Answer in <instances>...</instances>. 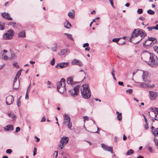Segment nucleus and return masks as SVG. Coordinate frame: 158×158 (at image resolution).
<instances>
[{
    "label": "nucleus",
    "mask_w": 158,
    "mask_h": 158,
    "mask_svg": "<svg viewBox=\"0 0 158 158\" xmlns=\"http://www.w3.org/2000/svg\"><path fill=\"white\" fill-rule=\"evenodd\" d=\"M14 101V97L12 95H10L6 98V103L7 105H10L13 104Z\"/></svg>",
    "instance_id": "6e6552de"
},
{
    "label": "nucleus",
    "mask_w": 158,
    "mask_h": 158,
    "mask_svg": "<svg viewBox=\"0 0 158 158\" xmlns=\"http://www.w3.org/2000/svg\"><path fill=\"white\" fill-rule=\"evenodd\" d=\"M115 72V70L113 68L112 69V76H115L114 73Z\"/></svg>",
    "instance_id": "13d9d810"
},
{
    "label": "nucleus",
    "mask_w": 158,
    "mask_h": 158,
    "mask_svg": "<svg viewBox=\"0 0 158 158\" xmlns=\"http://www.w3.org/2000/svg\"><path fill=\"white\" fill-rule=\"evenodd\" d=\"M68 51V49H61L59 54L60 55H63L66 53Z\"/></svg>",
    "instance_id": "393cba45"
},
{
    "label": "nucleus",
    "mask_w": 158,
    "mask_h": 158,
    "mask_svg": "<svg viewBox=\"0 0 158 158\" xmlns=\"http://www.w3.org/2000/svg\"><path fill=\"white\" fill-rule=\"evenodd\" d=\"M61 86H65V81L64 78H62L60 81L57 83V90L59 91V89L61 88Z\"/></svg>",
    "instance_id": "0eeeda50"
},
{
    "label": "nucleus",
    "mask_w": 158,
    "mask_h": 158,
    "mask_svg": "<svg viewBox=\"0 0 158 158\" xmlns=\"http://www.w3.org/2000/svg\"><path fill=\"white\" fill-rule=\"evenodd\" d=\"M66 120H67L68 121V128L71 129V128L72 127V123L70 122V118L67 114H64V120L63 123L64 124H66Z\"/></svg>",
    "instance_id": "39448f33"
},
{
    "label": "nucleus",
    "mask_w": 158,
    "mask_h": 158,
    "mask_svg": "<svg viewBox=\"0 0 158 158\" xmlns=\"http://www.w3.org/2000/svg\"><path fill=\"white\" fill-rule=\"evenodd\" d=\"M116 114L117 115V118L119 121H121L122 119V114L121 113H119L118 111H117L116 112Z\"/></svg>",
    "instance_id": "b1692460"
},
{
    "label": "nucleus",
    "mask_w": 158,
    "mask_h": 158,
    "mask_svg": "<svg viewBox=\"0 0 158 158\" xmlns=\"http://www.w3.org/2000/svg\"><path fill=\"white\" fill-rule=\"evenodd\" d=\"M14 34L13 30L12 29H10L3 35V37L6 40H10L13 38Z\"/></svg>",
    "instance_id": "20e7f679"
},
{
    "label": "nucleus",
    "mask_w": 158,
    "mask_h": 158,
    "mask_svg": "<svg viewBox=\"0 0 158 158\" xmlns=\"http://www.w3.org/2000/svg\"><path fill=\"white\" fill-rule=\"evenodd\" d=\"M64 35L66 36L69 39L73 41L74 40L72 37V35L71 34H69L67 33H64Z\"/></svg>",
    "instance_id": "cd10ccee"
},
{
    "label": "nucleus",
    "mask_w": 158,
    "mask_h": 158,
    "mask_svg": "<svg viewBox=\"0 0 158 158\" xmlns=\"http://www.w3.org/2000/svg\"><path fill=\"white\" fill-rule=\"evenodd\" d=\"M55 63V60L54 58H53L52 60L50 61V64L52 66H53L54 65Z\"/></svg>",
    "instance_id": "a19ab883"
},
{
    "label": "nucleus",
    "mask_w": 158,
    "mask_h": 158,
    "mask_svg": "<svg viewBox=\"0 0 158 158\" xmlns=\"http://www.w3.org/2000/svg\"><path fill=\"white\" fill-rule=\"evenodd\" d=\"M15 55L14 53L13 52H11V57L10 58L11 59H14L15 58Z\"/></svg>",
    "instance_id": "09e8293b"
},
{
    "label": "nucleus",
    "mask_w": 158,
    "mask_h": 158,
    "mask_svg": "<svg viewBox=\"0 0 158 158\" xmlns=\"http://www.w3.org/2000/svg\"><path fill=\"white\" fill-rule=\"evenodd\" d=\"M145 85L147 87L152 88L155 87L154 84L152 85L149 84V83H145Z\"/></svg>",
    "instance_id": "7c9ffc66"
},
{
    "label": "nucleus",
    "mask_w": 158,
    "mask_h": 158,
    "mask_svg": "<svg viewBox=\"0 0 158 158\" xmlns=\"http://www.w3.org/2000/svg\"><path fill=\"white\" fill-rule=\"evenodd\" d=\"M81 92L82 96L85 98H89L91 96L90 90L87 84H84L82 86Z\"/></svg>",
    "instance_id": "f03ea898"
},
{
    "label": "nucleus",
    "mask_w": 158,
    "mask_h": 158,
    "mask_svg": "<svg viewBox=\"0 0 158 158\" xmlns=\"http://www.w3.org/2000/svg\"><path fill=\"white\" fill-rule=\"evenodd\" d=\"M80 86L77 85L75 86L73 88V89L69 90V92L72 96L73 95H77L78 94V92L80 88Z\"/></svg>",
    "instance_id": "423d86ee"
},
{
    "label": "nucleus",
    "mask_w": 158,
    "mask_h": 158,
    "mask_svg": "<svg viewBox=\"0 0 158 158\" xmlns=\"http://www.w3.org/2000/svg\"><path fill=\"white\" fill-rule=\"evenodd\" d=\"M56 47H54L53 48H52V49L53 51L56 52Z\"/></svg>",
    "instance_id": "680f3d73"
},
{
    "label": "nucleus",
    "mask_w": 158,
    "mask_h": 158,
    "mask_svg": "<svg viewBox=\"0 0 158 158\" xmlns=\"http://www.w3.org/2000/svg\"><path fill=\"white\" fill-rule=\"evenodd\" d=\"M153 48L155 51L158 54V46H154Z\"/></svg>",
    "instance_id": "a18cd8bd"
},
{
    "label": "nucleus",
    "mask_w": 158,
    "mask_h": 158,
    "mask_svg": "<svg viewBox=\"0 0 158 158\" xmlns=\"http://www.w3.org/2000/svg\"><path fill=\"white\" fill-rule=\"evenodd\" d=\"M69 64L68 62H62L58 64L59 65V67H60L61 68H63L68 66Z\"/></svg>",
    "instance_id": "a211bd4d"
},
{
    "label": "nucleus",
    "mask_w": 158,
    "mask_h": 158,
    "mask_svg": "<svg viewBox=\"0 0 158 158\" xmlns=\"http://www.w3.org/2000/svg\"><path fill=\"white\" fill-rule=\"evenodd\" d=\"M17 66H18V64L17 63H13V66L14 67H17Z\"/></svg>",
    "instance_id": "69168bd1"
},
{
    "label": "nucleus",
    "mask_w": 158,
    "mask_h": 158,
    "mask_svg": "<svg viewBox=\"0 0 158 158\" xmlns=\"http://www.w3.org/2000/svg\"><path fill=\"white\" fill-rule=\"evenodd\" d=\"M118 84L119 85H123L124 86L123 83V82L122 81H119L118 83Z\"/></svg>",
    "instance_id": "052dcab7"
},
{
    "label": "nucleus",
    "mask_w": 158,
    "mask_h": 158,
    "mask_svg": "<svg viewBox=\"0 0 158 158\" xmlns=\"http://www.w3.org/2000/svg\"><path fill=\"white\" fill-rule=\"evenodd\" d=\"M18 36L19 37L24 38L26 37L25 32V31H20L18 34Z\"/></svg>",
    "instance_id": "6ab92c4d"
},
{
    "label": "nucleus",
    "mask_w": 158,
    "mask_h": 158,
    "mask_svg": "<svg viewBox=\"0 0 158 158\" xmlns=\"http://www.w3.org/2000/svg\"><path fill=\"white\" fill-rule=\"evenodd\" d=\"M68 16L71 19H73L75 18V11L73 10H72L68 13Z\"/></svg>",
    "instance_id": "2eb2a0df"
},
{
    "label": "nucleus",
    "mask_w": 158,
    "mask_h": 158,
    "mask_svg": "<svg viewBox=\"0 0 158 158\" xmlns=\"http://www.w3.org/2000/svg\"><path fill=\"white\" fill-rule=\"evenodd\" d=\"M147 13L149 15H153L155 14V12L151 10H147Z\"/></svg>",
    "instance_id": "473e14b6"
},
{
    "label": "nucleus",
    "mask_w": 158,
    "mask_h": 158,
    "mask_svg": "<svg viewBox=\"0 0 158 158\" xmlns=\"http://www.w3.org/2000/svg\"><path fill=\"white\" fill-rule=\"evenodd\" d=\"M150 109L151 110L152 112H153L155 114H158V108L156 107H151Z\"/></svg>",
    "instance_id": "5701e85b"
},
{
    "label": "nucleus",
    "mask_w": 158,
    "mask_h": 158,
    "mask_svg": "<svg viewBox=\"0 0 158 158\" xmlns=\"http://www.w3.org/2000/svg\"><path fill=\"white\" fill-rule=\"evenodd\" d=\"M72 65H77L79 66H81L83 65L82 63L79 60L74 59L71 62Z\"/></svg>",
    "instance_id": "9b49d317"
},
{
    "label": "nucleus",
    "mask_w": 158,
    "mask_h": 158,
    "mask_svg": "<svg viewBox=\"0 0 158 158\" xmlns=\"http://www.w3.org/2000/svg\"><path fill=\"white\" fill-rule=\"evenodd\" d=\"M20 96L17 100V105L18 107H19L21 105V102H20Z\"/></svg>",
    "instance_id": "f704fd0d"
},
{
    "label": "nucleus",
    "mask_w": 158,
    "mask_h": 158,
    "mask_svg": "<svg viewBox=\"0 0 158 158\" xmlns=\"http://www.w3.org/2000/svg\"><path fill=\"white\" fill-rule=\"evenodd\" d=\"M30 85H30L28 86V87L27 89V93H26V96H25V98L26 99H28L29 98V96H28V95L27 94V92H28V89L29 88Z\"/></svg>",
    "instance_id": "e433bc0d"
},
{
    "label": "nucleus",
    "mask_w": 158,
    "mask_h": 158,
    "mask_svg": "<svg viewBox=\"0 0 158 158\" xmlns=\"http://www.w3.org/2000/svg\"><path fill=\"white\" fill-rule=\"evenodd\" d=\"M147 28L148 29L149 31H151L152 30V28L151 27H147Z\"/></svg>",
    "instance_id": "338daca9"
},
{
    "label": "nucleus",
    "mask_w": 158,
    "mask_h": 158,
    "mask_svg": "<svg viewBox=\"0 0 158 158\" xmlns=\"http://www.w3.org/2000/svg\"><path fill=\"white\" fill-rule=\"evenodd\" d=\"M150 98L151 100H155L157 96V94L156 92L153 91H149Z\"/></svg>",
    "instance_id": "f8f14e48"
},
{
    "label": "nucleus",
    "mask_w": 158,
    "mask_h": 158,
    "mask_svg": "<svg viewBox=\"0 0 158 158\" xmlns=\"http://www.w3.org/2000/svg\"><path fill=\"white\" fill-rule=\"evenodd\" d=\"M153 135L155 136H158V128L152 130Z\"/></svg>",
    "instance_id": "4be33fe9"
},
{
    "label": "nucleus",
    "mask_w": 158,
    "mask_h": 158,
    "mask_svg": "<svg viewBox=\"0 0 158 158\" xmlns=\"http://www.w3.org/2000/svg\"><path fill=\"white\" fill-rule=\"evenodd\" d=\"M12 152V151L11 149H8L6 151V153L9 154H11Z\"/></svg>",
    "instance_id": "c03bdc74"
},
{
    "label": "nucleus",
    "mask_w": 158,
    "mask_h": 158,
    "mask_svg": "<svg viewBox=\"0 0 158 158\" xmlns=\"http://www.w3.org/2000/svg\"><path fill=\"white\" fill-rule=\"evenodd\" d=\"M110 3L111 4V6L113 7H114V4H113V0H109Z\"/></svg>",
    "instance_id": "4d7b16f0"
},
{
    "label": "nucleus",
    "mask_w": 158,
    "mask_h": 158,
    "mask_svg": "<svg viewBox=\"0 0 158 158\" xmlns=\"http://www.w3.org/2000/svg\"><path fill=\"white\" fill-rule=\"evenodd\" d=\"M134 153V151L131 149L129 150L127 152L126 154L127 155H130Z\"/></svg>",
    "instance_id": "c756f323"
},
{
    "label": "nucleus",
    "mask_w": 158,
    "mask_h": 158,
    "mask_svg": "<svg viewBox=\"0 0 158 158\" xmlns=\"http://www.w3.org/2000/svg\"><path fill=\"white\" fill-rule=\"evenodd\" d=\"M34 137L35 139H36V140H35L36 142H38L40 141V139L38 138L37 136H35Z\"/></svg>",
    "instance_id": "bf43d9fd"
},
{
    "label": "nucleus",
    "mask_w": 158,
    "mask_h": 158,
    "mask_svg": "<svg viewBox=\"0 0 158 158\" xmlns=\"http://www.w3.org/2000/svg\"><path fill=\"white\" fill-rule=\"evenodd\" d=\"M5 28L4 24H0V30H3Z\"/></svg>",
    "instance_id": "c9c22d12"
},
{
    "label": "nucleus",
    "mask_w": 158,
    "mask_h": 158,
    "mask_svg": "<svg viewBox=\"0 0 158 158\" xmlns=\"http://www.w3.org/2000/svg\"><path fill=\"white\" fill-rule=\"evenodd\" d=\"M89 46V44L88 43H86L83 44V48H85L86 47H88Z\"/></svg>",
    "instance_id": "603ef678"
},
{
    "label": "nucleus",
    "mask_w": 158,
    "mask_h": 158,
    "mask_svg": "<svg viewBox=\"0 0 158 158\" xmlns=\"http://www.w3.org/2000/svg\"><path fill=\"white\" fill-rule=\"evenodd\" d=\"M46 120V118H45L44 117H43L42 119V120L41 121V122H44Z\"/></svg>",
    "instance_id": "e2e57ef3"
},
{
    "label": "nucleus",
    "mask_w": 158,
    "mask_h": 158,
    "mask_svg": "<svg viewBox=\"0 0 158 158\" xmlns=\"http://www.w3.org/2000/svg\"><path fill=\"white\" fill-rule=\"evenodd\" d=\"M16 24V23L15 22H13L11 21L9 22L8 24V25H9L13 24V25H15Z\"/></svg>",
    "instance_id": "864d4df0"
},
{
    "label": "nucleus",
    "mask_w": 158,
    "mask_h": 158,
    "mask_svg": "<svg viewBox=\"0 0 158 158\" xmlns=\"http://www.w3.org/2000/svg\"><path fill=\"white\" fill-rule=\"evenodd\" d=\"M148 40V41H151L153 42L155 40L156 41L155 42L157 41L156 39L155 38L152 37L148 38V40Z\"/></svg>",
    "instance_id": "2f4dec72"
},
{
    "label": "nucleus",
    "mask_w": 158,
    "mask_h": 158,
    "mask_svg": "<svg viewBox=\"0 0 158 158\" xmlns=\"http://www.w3.org/2000/svg\"><path fill=\"white\" fill-rule=\"evenodd\" d=\"M68 24V25H69V26L71 27L72 26V25H71V24L68 21H66V22L64 23V27L65 28H66L67 29H69V28H70L67 25H66V24Z\"/></svg>",
    "instance_id": "bb28decb"
},
{
    "label": "nucleus",
    "mask_w": 158,
    "mask_h": 158,
    "mask_svg": "<svg viewBox=\"0 0 158 158\" xmlns=\"http://www.w3.org/2000/svg\"><path fill=\"white\" fill-rule=\"evenodd\" d=\"M127 139V137L126 136H125V135L124 134L123 135V139L124 140H126Z\"/></svg>",
    "instance_id": "0e129e2a"
},
{
    "label": "nucleus",
    "mask_w": 158,
    "mask_h": 158,
    "mask_svg": "<svg viewBox=\"0 0 158 158\" xmlns=\"http://www.w3.org/2000/svg\"><path fill=\"white\" fill-rule=\"evenodd\" d=\"M73 77H69L67 80V83L69 84L70 85H73V84L77 83V82L73 83Z\"/></svg>",
    "instance_id": "f3484780"
},
{
    "label": "nucleus",
    "mask_w": 158,
    "mask_h": 158,
    "mask_svg": "<svg viewBox=\"0 0 158 158\" xmlns=\"http://www.w3.org/2000/svg\"><path fill=\"white\" fill-rule=\"evenodd\" d=\"M143 80L144 81H147V75H146V74L144 73V72H143V75L142 76Z\"/></svg>",
    "instance_id": "c85d7f7f"
},
{
    "label": "nucleus",
    "mask_w": 158,
    "mask_h": 158,
    "mask_svg": "<svg viewBox=\"0 0 158 158\" xmlns=\"http://www.w3.org/2000/svg\"><path fill=\"white\" fill-rule=\"evenodd\" d=\"M148 128V124L147 122H145V130H147Z\"/></svg>",
    "instance_id": "de8ad7c7"
},
{
    "label": "nucleus",
    "mask_w": 158,
    "mask_h": 158,
    "mask_svg": "<svg viewBox=\"0 0 158 158\" xmlns=\"http://www.w3.org/2000/svg\"><path fill=\"white\" fill-rule=\"evenodd\" d=\"M22 71V69H20L19 71L16 74V76L17 77H19V76L21 74V72Z\"/></svg>",
    "instance_id": "79ce46f5"
},
{
    "label": "nucleus",
    "mask_w": 158,
    "mask_h": 158,
    "mask_svg": "<svg viewBox=\"0 0 158 158\" xmlns=\"http://www.w3.org/2000/svg\"><path fill=\"white\" fill-rule=\"evenodd\" d=\"M154 141L156 145L158 146L157 149H158V139L156 138H154Z\"/></svg>",
    "instance_id": "ea45409f"
},
{
    "label": "nucleus",
    "mask_w": 158,
    "mask_h": 158,
    "mask_svg": "<svg viewBox=\"0 0 158 158\" xmlns=\"http://www.w3.org/2000/svg\"><path fill=\"white\" fill-rule=\"evenodd\" d=\"M97 130L98 131L95 132H92V133H98V134H99V131L100 130V129L98 127H97Z\"/></svg>",
    "instance_id": "8fccbe9b"
},
{
    "label": "nucleus",
    "mask_w": 158,
    "mask_h": 158,
    "mask_svg": "<svg viewBox=\"0 0 158 158\" xmlns=\"http://www.w3.org/2000/svg\"><path fill=\"white\" fill-rule=\"evenodd\" d=\"M148 41V40H146L143 43V44L144 46L145 47H146V46H147V47H150L151 46H152L154 44V43L153 42H152L150 43V44H146V43Z\"/></svg>",
    "instance_id": "dca6fc26"
},
{
    "label": "nucleus",
    "mask_w": 158,
    "mask_h": 158,
    "mask_svg": "<svg viewBox=\"0 0 158 158\" xmlns=\"http://www.w3.org/2000/svg\"><path fill=\"white\" fill-rule=\"evenodd\" d=\"M147 36V35L144 31L142 29H136L134 30L131 35L129 41L132 42V39L134 37H140V38L138 41L135 42H134L133 43L136 44L141 41L145 37Z\"/></svg>",
    "instance_id": "f257e3e1"
},
{
    "label": "nucleus",
    "mask_w": 158,
    "mask_h": 158,
    "mask_svg": "<svg viewBox=\"0 0 158 158\" xmlns=\"http://www.w3.org/2000/svg\"><path fill=\"white\" fill-rule=\"evenodd\" d=\"M8 57L7 56L4 55L3 53L2 55V59L4 60H7L8 59Z\"/></svg>",
    "instance_id": "58836bf2"
},
{
    "label": "nucleus",
    "mask_w": 158,
    "mask_h": 158,
    "mask_svg": "<svg viewBox=\"0 0 158 158\" xmlns=\"http://www.w3.org/2000/svg\"><path fill=\"white\" fill-rule=\"evenodd\" d=\"M16 77V76L13 82V89H18L19 85V83L17 82V79Z\"/></svg>",
    "instance_id": "4468645a"
},
{
    "label": "nucleus",
    "mask_w": 158,
    "mask_h": 158,
    "mask_svg": "<svg viewBox=\"0 0 158 158\" xmlns=\"http://www.w3.org/2000/svg\"><path fill=\"white\" fill-rule=\"evenodd\" d=\"M20 128L19 127H17L16 128V131L15 132H18L20 130Z\"/></svg>",
    "instance_id": "5fc2aeb1"
},
{
    "label": "nucleus",
    "mask_w": 158,
    "mask_h": 158,
    "mask_svg": "<svg viewBox=\"0 0 158 158\" xmlns=\"http://www.w3.org/2000/svg\"><path fill=\"white\" fill-rule=\"evenodd\" d=\"M137 12L139 14H141L143 13V10L141 9H138Z\"/></svg>",
    "instance_id": "37998d69"
},
{
    "label": "nucleus",
    "mask_w": 158,
    "mask_h": 158,
    "mask_svg": "<svg viewBox=\"0 0 158 158\" xmlns=\"http://www.w3.org/2000/svg\"><path fill=\"white\" fill-rule=\"evenodd\" d=\"M146 52L148 53L149 55V60L148 64L150 66L152 67H155L158 64V59L157 56L153 53H149L147 51Z\"/></svg>",
    "instance_id": "7ed1b4c3"
},
{
    "label": "nucleus",
    "mask_w": 158,
    "mask_h": 158,
    "mask_svg": "<svg viewBox=\"0 0 158 158\" xmlns=\"http://www.w3.org/2000/svg\"><path fill=\"white\" fill-rule=\"evenodd\" d=\"M66 91V88L65 86H61V88L59 89V91H58V92L61 94H63Z\"/></svg>",
    "instance_id": "a878e982"
},
{
    "label": "nucleus",
    "mask_w": 158,
    "mask_h": 158,
    "mask_svg": "<svg viewBox=\"0 0 158 158\" xmlns=\"http://www.w3.org/2000/svg\"><path fill=\"white\" fill-rule=\"evenodd\" d=\"M148 150L150 152H153L152 149L150 146H148Z\"/></svg>",
    "instance_id": "3c124183"
},
{
    "label": "nucleus",
    "mask_w": 158,
    "mask_h": 158,
    "mask_svg": "<svg viewBox=\"0 0 158 158\" xmlns=\"http://www.w3.org/2000/svg\"><path fill=\"white\" fill-rule=\"evenodd\" d=\"M89 117L87 116H85L83 117L84 120L85 121V120H88Z\"/></svg>",
    "instance_id": "6e6d98bb"
},
{
    "label": "nucleus",
    "mask_w": 158,
    "mask_h": 158,
    "mask_svg": "<svg viewBox=\"0 0 158 158\" xmlns=\"http://www.w3.org/2000/svg\"><path fill=\"white\" fill-rule=\"evenodd\" d=\"M154 118H155V120H157V121H158V118H157V115L155 114Z\"/></svg>",
    "instance_id": "774afa93"
},
{
    "label": "nucleus",
    "mask_w": 158,
    "mask_h": 158,
    "mask_svg": "<svg viewBox=\"0 0 158 158\" xmlns=\"http://www.w3.org/2000/svg\"><path fill=\"white\" fill-rule=\"evenodd\" d=\"M102 148L105 150L110 152L112 153L113 152V148L112 147H108V146L104 144H101Z\"/></svg>",
    "instance_id": "9d476101"
},
{
    "label": "nucleus",
    "mask_w": 158,
    "mask_h": 158,
    "mask_svg": "<svg viewBox=\"0 0 158 158\" xmlns=\"http://www.w3.org/2000/svg\"><path fill=\"white\" fill-rule=\"evenodd\" d=\"M37 149L36 147L34 148V152H33V156H35L36 154Z\"/></svg>",
    "instance_id": "49530a36"
},
{
    "label": "nucleus",
    "mask_w": 158,
    "mask_h": 158,
    "mask_svg": "<svg viewBox=\"0 0 158 158\" xmlns=\"http://www.w3.org/2000/svg\"><path fill=\"white\" fill-rule=\"evenodd\" d=\"M8 116L12 118V120L15 121L16 119V116L15 115L11 114V113H9L8 114Z\"/></svg>",
    "instance_id": "412c9836"
},
{
    "label": "nucleus",
    "mask_w": 158,
    "mask_h": 158,
    "mask_svg": "<svg viewBox=\"0 0 158 158\" xmlns=\"http://www.w3.org/2000/svg\"><path fill=\"white\" fill-rule=\"evenodd\" d=\"M2 16L5 19L8 20H12V18L10 17L9 14L8 13L5 12L1 13Z\"/></svg>",
    "instance_id": "ddd939ff"
},
{
    "label": "nucleus",
    "mask_w": 158,
    "mask_h": 158,
    "mask_svg": "<svg viewBox=\"0 0 158 158\" xmlns=\"http://www.w3.org/2000/svg\"><path fill=\"white\" fill-rule=\"evenodd\" d=\"M120 38H114L112 39V41L113 42H114L118 44V42L119 40L120 39Z\"/></svg>",
    "instance_id": "72a5a7b5"
},
{
    "label": "nucleus",
    "mask_w": 158,
    "mask_h": 158,
    "mask_svg": "<svg viewBox=\"0 0 158 158\" xmlns=\"http://www.w3.org/2000/svg\"><path fill=\"white\" fill-rule=\"evenodd\" d=\"M4 129L7 131H11L13 129V126L12 125H8L5 127Z\"/></svg>",
    "instance_id": "aec40b11"
},
{
    "label": "nucleus",
    "mask_w": 158,
    "mask_h": 158,
    "mask_svg": "<svg viewBox=\"0 0 158 158\" xmlns=\"http://www.w3.org/2000/svg\"><path fill=\"white\" fill-rule=\"evenodd\" d=\"M132 91H133V90H132V89H127V90H126V92L127 93H128L130 94H131L132 93Z\"/></svg>",
    "instance_id": "4c0bfd02"
},
{
    "label": "nucleus",
    "mask_w": 158,
    "mask_h": 158,
    "mask_svg": "<svg viewBox=\"0 0 158 158\" xmlns=\"http://www.w3.org/2000/svg\"><path fill=\"white\" fill-rule=\"evenodd\" d=\"M69 138L68 137L65 136L62 137L60 139V146H63L64 145H66L69 142Z\"/></svg>",
    "instance_id": "1a4fd4ad"
}]
</instances>
